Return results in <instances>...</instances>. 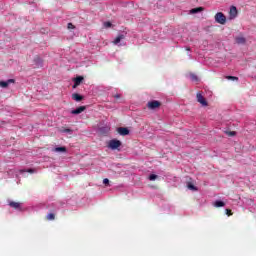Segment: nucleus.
<instances>
[{"instance_id": "nucleus-1", "label": "nucleus", "mask_w": 256, "mask_h": 256, "mask_svg": "<svg viewBox=\"0 0 256 256\" xmlns=\"http://www.w3.org/2000/svg\"><path fill=\"white\" fill-rule=\"evenodd\" d=\"M214 19L216 23H219L220 25H225L227 23V17L223 12L216 13Z\"/></svg>"}, {"instance_id": "nucleus-2", "label": "nucleus", "mask_w": 256, "mask_h": 256, "mask_svg": "<svg viewBox=\"0 0 256 256\" xmlns=\"http://www.w3.org/2000/svg\"><path fill=\"white\" fill-rule=\"evenodd\" d=\"M108 147L109 149H112L113 151H115L116 149H119V147H121V141L117 139H112L109 141Z\"/></svg>"}, {"instance_id": "nucleus-3", "label": "nucleus", "mask_w": 256, "mask_h": 256, "mask_svg": "<svg viewBox=\"0 0 256 256\" xmlns=\"http://www.w3.org/2000/svg\"><path fill=\"white\" fill-rule=\"evenodd\" d=\"M148 109H159L161 107V102L157 100H152L147 103Z\"/></svg>"}, {"instance_id": "nucleus-4", "label": "nucleus", "mask_w": 256, "mask_h": 256, "mask_svg": "<svg viewBox=\"0 0 256 256\" xmlns=\"http://www.w3.org/2000/svg\"><path fill=\"white\" fill-rule=\"evenodd\" d=\"M196 99L200 105H203V107H207V100H205V97H203L202 93L196 94Z\"/></svg>"}, {"instance_id": "nucleus-5", "label": "nucleus", "mask_w": 256, "mask_h": 256, "mask_svg": "<svg viewBox=\"0 0 256 256\" xmlns=\"http://www.w3.org/2000/svg\"><path fill=\"white\" fill-rule=\"evenodd\" d=\"M229 15H230V19H236L237 15H239V11H237V7L231 6Z\"/></svg>"}, {"instance_id": "nucleus-6", "label": "nucleus", "mask_w": 256, "mask_h": 256, "mask_svg": "<svg viewBox=\"0 0 256 256\" xmlns=\"http://www.w3.org/2000/svg\"><path fill=\"white\" fill-rule=\"evenodd\" d=\"M83 76H78L74 79V85H73V89L79 87V85H81V83H83Z\"/></svg>"}, {"instance_id": "nucleus-7", "label": "nucleus", "mask_w": 256, "mask_h": 256, "mask_svg": "<svg viewBox=\"0 0 256 256\" xmlns=\"http://www.w3.org/2000/svg\"><path fill=\"white\" fill-rule=\"evenodd\" d=\"M85 109H87V107H85V106H80V107H78L77 109L72 110V111H71V114H72V115H80V113H83V111H85Z\"/></svg>"}, {"instance_id": "nucleus-8", "label": "nucleus", "mask_w": 256, "mask_h": 256, "mask_svg": "<svg viewBox=\"0 0 256 256\" xmlns=\"http://www.w3.org/2000/svg\"><path fill=\"white\" fill-rule=\"evenodd\" d=\"M9 206L12 207V209H17L18 211H21V202L11 201L9 202Z\"/></svg>"}, {"instance_id": "nucleus-9", "label": "nucleus", "mask_w": 256, "mask_h": 256, "mask_svg": "<svg viewBox=\"0 0 256 256\" xmlns=\"http://www.w3.org/2000/svg\"><path fill=\"white\" fill-rule=\"evenodd\" d=\"M235 41H236L237 45H245V43H247V39H245V37H243V36H237L235 38Z\"/></svg>"}, {"instance_id": "nucleus-10", "label": "nucleus", "mask_w": 256, "mask_h": 256, "mask_svg": "<svg viewBox=\"0 0 256 256\" xmlns=\"http://www.w3.org/2000/svg\"><path fill=\"white\" fill-rule=\"evenodd\" d=\"M117 132L119 133V135H129V129L125 128V127H120L117 129Z\"/></svg>"}, {"instance_id": "nucleus-11", "label": "nucleus", "mask_w": 256, "mask_h": 256, "mask_svg": "<svg viewBox=\"0 0 256 256\" xmlns=\"http://www.w3.org/2000/svg\"><path fill=\"white\" fill-rule=\"evenodd\" d=\"M9 83H15V80L9 79L8 81H0V87H3L5 89L9 87Z\"/></svg>"}, {"instance_id": "nucleus-12", "label": "nucleus", "mask_w": 256, "mask_h": 256, "mask_svg": "<svg viewBox=\"0 0 256 256\" xmlns=\"http://www.w3.org/2000/svg\"><path fill=\"white\" fill-rule=\"evenodd\" d=\"M122 39H125V35H123V34L118 35L113 41L114 45H119V43H121Z\"/></svg>"}, {"instance_id": "nucleus-13", "label": "nucleus", "mask_w": 256, "mask_h": 256, "mask_svg": "<svg viewBox=\"0 0 256 256\" xmlns=\"http://www.w3.org/2000/svg\"><path fill=\"white\" fill-rule=\"evenodd\" d=\"M55 153H67V148L65 146L54 148Z\"/></svg>"}, {"instance_id": "nucleus-14", "label": "nucleus", "mask_w": 256, "mask_h": 256, "mask_svg": "<svg viewBox=\"0 0 256 256\" xmlns=\"http://www.w3.org/2000/svg\"><path fill=\"white\" fill-rule=\"evenodd\" d=\"M201 11H205V8H203V7H197V8L191 9V10H190V13H191L192 15H195V13H201Z\"/></svg>"}, {"instance_id": "nucleus-15", "label": "nucleus", "mask_w": 256, "mask_h": 256, "mask_svg": "<svg viewBox=\"0 0 256 256\" xmlns=\"http://www.w3.org/2000/svg\"><path fill=\"white\" fill-rule=\"evenodd\" d=\"M72 99H74V101H83V96H81L80 94L74 93L72 94Z\"/></svg>"}, {"instance_id": "nucleus-16", "label": "nucleus", "mask_w": 256, "mask_h": 256, "mask_svg": "<svg viewBox=\"0 0 256 256\" xmlns=\"http://www.w3.org/2000/svg\"><path fill=\"white\" fill-rule=\"evenodd\" d=\"M214 207H225V202L221 201V200H217L214 202Z\"/></svg>"}, {"instance_id": "nucleus-17", "label": "nucleus", "mask_w": 256, "mask_h": 256, "mask_svg": "<svg viewBox=\"0 0 256 256\" xmlns=\"http://www.w3.org/2000/svg\"><path fill=\"white\" fill-rule=\"evenodd\" d=\"M46 219H47L48 221H54V219H55V214H53V213L48 214V215L46 216Z\"/></svg>"}, {"instance_id": "nucleus-18", "label": "nucleus", "mask_w": 256, "mask_h": 256, "mask_svg": "<svg viewBox=\"0 0 256 256\" xmlns=\"http://www.w3.org/2000/svg\"><path fill=\"white\" fill-rule=\"evenodd\" d=\"M60 133H73V130L69 128H62L60 130Z\"/></svg>"}, {"instance_id": "nucleus-19", "label": "nucleus", "mask_w": 256, "mask_h": 256, "mask_svg": "<svg viewBox=\"0 0 256 256\" xmlns=\"http://www.w3.org/2000/svg\"><path fill=\"white\" fill-rule=\"evenodd\" d=\"M188 189H190L191 191H197V187H195V185H193L192 183H189L187 185Z\"/></svg>"}, {"instance_id": "nucleus-20", "label": "nucleus", "mask_w": 256, "mask_h": 256, "mask_svg": "<svg viewBox=\"0 0 256 256\" xmlns=\"http://www.w3.org/2000/svg\"><path fill=\"white\" fill-rule=\"evenodd\" d=\"M226 135H228L229 137H235L237 135V132H235V131H228V132H226Z\"/></svg>"}, {"instance_id": "nucleus-21", "label": "nucleus", "mask_w": 256, "mask_h": 256, "mask_svg": "<svg viewBox=\"0 0 256 256\" xmlns=\"http://www.w3.org/2000/svg\"><path fill=\"white\" fill-rule=\"evenodd\" d=\"M226 79L231 80V81H239V78L235 77V76H226Z\"/></svg>"}, {"instance_id": "nucleus-22", "label": "nucleus", "mask_w": 256, "mask_h": 256, "mask_svg": "<svg viewBox=\"0 0 256 256\" xmlns=\"http://www.w3.org/2000/svg\"><path fill=\"white\" fill-rule=\"evenodd\" d=\"M35 173V169H28V170H20V173Z\"/></svg>"}, {"instance_id": "nucleus-23", "label": "nucleus", "mask_w": 256, "mask_h": 256, "mask_svg": "<svg viewBox=\"0 0 256 256\" xmlns=\"http://www.w3.org/2000/svg\"><path fill=\"white\" fill-rule=\"evenodd\" d=\"M190 77H191L192 81H199V78L195 74H191Z\"/></svg>"}, {"instance_id": "nucleus-24", "label": "nucleus", "mask_w": 256, "mask_h": 256, "mask_svg": "<svg viewBox=\"0 0 256 256\" xmlns=\"http://www.w3.org/2000/svg\"><path fill=\"white\" fill-rule=\"evenodd\" d=\"M155 179H157V175L152 174V175L149 176L150 181H155Z\"/></svg>"}, {"instance_id": "nucleus-25", "label": "nucleus", "mask_w": 256, "mask_h": 256, "mask_svg": "<svg viewBox=\"0 0 256 256\" xmlns=\"http://www.w3.org/2000/svg\"><path fill=\"white\" fill-rule=\"evenodd\" d=\"M113 24H111V22H104V27H106L107 29H109V27H111Z\"/></svg>"}, {"instance_id": "nucleus-26", "label": "nucleus", "mask_w": 256, "mask_h": 256, "mask_svg": "<svg viewBox=\"0 0 256 256\" xmlns=\"http://www.w3.org/2000/svg\"><path fill=\"white\" fill-rule=\"evenodd\" d=\"M226 215H228V217H231V215H233L231 209H226Z\"/></svg>"}, {"instance_id": "nucleus-27", "label": "nucleus", "mask_w": 256, "mask_h": 256, "mask_svg": "<svg viewBox=\"0 0 256 256\" xmlns=\"http://www.w3.org/2000/svg\"><path fill=\"white\" fill-rule=\"evenodd\" d=\"M75 25H73V23H68V29H74Z\"/></svg>"}, {"instance_id": "nucleus-28", "label": "nucleus", "mask_w": 256, "mask_h": 256, "mask_svg": "<svg viewBox=\"0 0 256 256\" xmlns=\"http://www.w3.org/2000/svg\"><path fill=\"white\" fill-rule=\"evenodd\" d=\"M103 184H104V185H108V184H109V179L105 178V179L103 180Z\"/></svg>"}, {"instance_id": "nucleus-29", "label": "nucleus", "mask_w": 256, "mask_h": 256, "mask_svg": "<svg viewBox=\"0 0 256 256\" xmlns=\"http://www.w3.org/2000/svg\"><path fill=\"white\" fill-rule=\"evenodd\" d=\"M114 97H115V99H121V95H119V94L114 95Z\"/></svg>"}, {"instance_id": "nucleus-30", "label": "nucleus", "mask_w": 256, "mask_h": 256, "mask_svg": "<svg viewBox=\"0 0 256 256\" xmlns=\"http://www.w3.org/2000/svg\"><path fill=\"white\" fill-rule=\"evenodd\" d=\"M187 51H191V48H187Z\"/></svg>"}]
</instances>
